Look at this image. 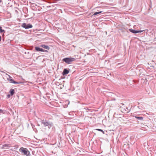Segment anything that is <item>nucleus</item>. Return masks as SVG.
Here are the masks:
<instances>
[{"mask_svg": "<svg viewBox=\"0 0 156 156\" xmlns=\"http://www.w3.org/2000/svg\"><path fill=\"white\" fill-rule=\"evenodd\" d=\"M11 94L10 95V94H8L7 95V97L8 98H10V96H11Z\"/></svg>", "mask_w": 156, "mask_h": 156, "instance_id": "nucleus-18", "label": "nucleus"}, {"mask_svg": "<svg viewBox=\"0 0 156 156\" xmlns=\"http://www.w3.org/2000/svg\"><path fill=\"white\" fill-rule=\"evenodd\" d=\"M2 40V37H1V36H0V41H1Z\"/></svg>", "mask_w": 156, "mask_h": 156, "instance_id": "nucleus-20", "label": "nucleus"}, {"mask_svg": "<svg viewBox=\"0 0 156 156\" xmlns=\"http://www.w3.org/2000/svg\"><path fill=\"white\" fill-rule=\"evenodd\" d=\"M69 72V71L68 69H64L62 73V74L63 75H66Z\"/></svg>", "mask_w": 156, "mask_h": 156, "instance_id": "nucleus-7", "label": "nucleus"}, {"mask_svg": "<svg viewBox=\"0 0 156 156\" xmlns=\"http://www.w3.org/2000/svg\"><path fill=\"white\" fill-rule=\"evenodd\" d=\"M3 112V110L2 109H0V114L2 113Z\"/></svg>", "mask_w": 156, "mask_h": 156, "instance_id": "nucleus-17", "label": "nucleus"}, {"mask_svg": "<svg viewBox=\"0 0 156 156\" xmlns=\"http://www.w3.org/2000/svg\"><path fill=\"white\" fill-rule=\"evenodd\" d=\"M35 49L37 51H44V49L42 48H40L38 47H35Z\"/></svg>", "mask_w": 156, "mask_h": 156, "instance_id": "nucleus-9", "label": "nucleus"}, {"mask_svg": "<svg viewBox=\"0 0 156 156\" xmlns=\"http://www.w3.org/2000/svg\"><path fill=\"white\" fill-rule=\"evenodd\" d=\"M40 46L47 50H49L50 49V48L48 45L45 44H41Z\"/></svg>", "mask_w": 156, "mask_h": 156, "instance_id": "nucleus-8", "label": "nucleus"}, {"mask_svg": "<svg viewBox=\"0 0 156 156\" xmlns=\"http://www.w3.org/2000/svg\"><path fill=\"white\" fill-rule=\"evenodd\" d=\"M31 126L33 128V126H34V125H33L32 124H31Z\"/></svg>", "mask_w": 156, "mask_h": 156, "instance_id": "nucleus-22", "label": "nucleus"}, {"mask_svg": "<svg viewBox=\"0 0 156 156\" xmlns=\"http://www.w3.org/2000/svg\"><path fill=\"white\" fill-rule=\"evenodd\" d=\"M23 10L24 11L25 10V13H26V11H27V8H24Z\"/></svg>", "mask_w": 156, "mask_h": 156, "instance_id": "nucleus-16", "label": "nucleus"}, {"mask_svg": "<svg viewBox=\"0 0 156 156\" xmlns=\"http://www.w3.org/2000/svg\"><path fill=\"white\" fill-rule=\"evenodd\" d=\"M99 14V13H98V12H94V14L93 15H98Z\"/></svg>", "mask_w": 156, "mask_h": 156, "instance_id": "nucleus-15", "label": "nucleus"}, {"mask_svg": "<svg viewBox=\"0 0 156 156\" xmlns=\"http://www.w3.org/2000/svg\"><path fill=\"white\" fill-rule=\"evenodd\" d=\"M6 75H8L9 78V79L8 78V79L10 83H13L14 84H20V83H23L22 82H16V81H14V80L12 79V77L10 76L7 74H6Z\"/></svg>", "mask_w": 156, "mask_h": 156, "instance_id": "nucleus-5", "label": "nucleus"}, {"mask_svg": "<svg viewBox=\"0 0 156 156\" xmlns=\"http://www.w3.org/2000/svg\"><path fill=\"white\" fill-rule=\"evenodd\" d=\"M4 34H3L2 35V36H4Z\"/></svg>", "mask_w": 156, "mask_h": 156, "instance_id": "nucleus-25", "label": "nucleus"}, {"mask_svg": "<svg viewBox=\"0 0 156 156\" xmlns=\"http://www.w3.org/2000/svg\"><path fill=\"white\" fill-rule=\"evenodd\" d=\"M16 147L17 148V147H18V146L16 145Z\"/></svg>", "mask_w": 156, "mask_h": 156, "instance_id": "nucleus-23", "label": "nucleus"}, {"mask_svg": "<svg viewBox=\"0 0 156 156\" xmlns=\"http://www.w3.org/2000/svg\"><path fill=\"white\" fill-rule=\"evenodd\" d=\"M76 59L73 58L66 57L62 59V61L65 62L68 64H70L71 62L75 61Z\"/></svg>", "mask_w": 156, "mask_h": 156, "instance_id": "nucleus-2", "label": "nucleus"}, {"mask_svg": "<svg viewBox=\"0 0 156 156\" xmlns=\"http://www.w3.org/2000/svg\"><path fill=\"white\" fill-rule=\"evenodd\" d=\"M43 52H48V51L47 50H44V51H43Z\"/></svg>", "mask_w": 156, "mask_h": 156, "instance_id": "nucleus-19", "label": "nucleus"}, {"mask_svg": "<svg viewBox=\"0 0 156 156\" xmlns=\"http://www.w3.org/2000/svg\"><path fill=\"white\" fill-rule=\"evenodd\" d=\"M41 124L44 127H47L48 129H50L53 126V123L48 120L43 119L41 121Z\"/></svg>", "mask_w": 156, "mask_h": 156, "instance_id": "nucleus-1", "label": "nucleus"}, {"mask_svg": "<svg viewBox=\"0 0 156 156\" xmlns=\"http://www.w3.org/2000/svg\"><path fill=\"white\" fill-rule=\"evenodd\" d=\"M20 151L23 153V155L27 156H30V152L27 148H24L22 147L20 149Z\"/></svg>", "mask_w": 156, "mask_h": 156, "instance_id": "nucleus-3", "label": "nucleus"}, {"mask_svg": "<svg viewBox=\"0 0 156 156\" xmlns=\"http://www.w3.org/2000/svg\"><path fill=\"white\" fill-rule=\"evenodd\" d=\"M9 145H10V144H4L3 145V148H4V147H6L10 146Z\"/></svg>", "mask_w": 156, "mask_h": 156, "instance_id": "nucleus-14", "label": "nucleus"}, {"mask_svg": "<svg viewBox=\"0 0 156 156\" xmlns=\"http://www.w3.org/2000/svg\"><path fill=\"white\" fill-rule=\"evenodd\" d=\"M87 109L88 110V108H87Z\"/></svg>", "mask_w": 156, "mask_h": 156, "instance_id": "nucleus-26", "label": "nucleus"}, {"mask_svg": "<svg viewBox=\"0 0 156 156\" xmlns=\"http://www.w3.org/2000/svg\"><path fill=\"white\" fill-rule=\"evenodd\" d=\"M21 26L23 27L26 29H28L30 28L33 27V26L32 25H31L30 24H27L25 23H23L22 24Z\"/></svg>", "mask_w": 156, "mask_h": 156, "instance_id": "nucleus-4", "label": "nucleus"}, {"mask_svg": "<svg viewBox=\"0 0 156 156\" xmlns=\"http://www.w3.org/2000/svg\"><path fill=\"white\" fill-rule=\"evenodd\" d=\"M135 117L139 120H143V117H138L137 116H135Z\"/></svg>", "mask_w": 156, "mask_h": 156, "instance_id": "nucleus-11", "label": "nucleus"}, {"mask_svg": "<svg viewBox=\"0 0 156 156\" xmlns=\"http://www.w3.org/2000/svg\"><path fill=\"white\" fill-rule=\"evenodd\" d=\"M5 32V31L2 29V28L0 26V33H4Z\"/></svg>", "mask_w": 156, "mask_h": 156, "instance_id": "nucleus-12", "label": "nucleus"}, {"mask_svg": "<svg viewBox=\"0 0 156 156\" xmlns=\"http://www.w3.org/2000/svg\"><path fill=\"white\" fill-rule=\"evenodd\" d=\"M96 130H98V131H100L102 132L103 134L105 133L101 129H96Z\"/></svg>", "mask_w": 156, "mask_h": 156, "instance_id": "nucleus-13", "label": "nucleus"}, {"mask_svg": "<svg viewBox=\"0 0 156 156\" xmlns=\"http://www.w3.org/2000/svg\"><path fill=\"white\" fill-rule=\"evenodd\" d=\"M129 31L133 33L134 34H137L139 33H141L143 31L142 30H134L132 29H129Z\"/></svg>", "mask_w": 156, "mask_h": 156, "instance_id": "nucleus-6", "label": "nucleus"}, {"mask_svg": "<svg viewBox=\"0 0 156 156\" xmlns=\"http://www.w3.org/2000/svg\"><path fill=\"white\" fill-rule=\"evenodd\" d=\"M102 12V11H100V12H98V13H99H99H101Z\"/></svg>", "mask_w": 156, "mask_h": 156, "instance_id": "nucleus-21", "label": "nucleus"}, {"mask_svg": "<svg viewBox=\"0 0 156 156\" xmlns=\"http://www.w3.org/2000/svg\"><path fill=\"white\" fill-rule=\"evenodd\" d=\"M1 2V0H0V3Z\"/></svg>", "mask_w": 156, "mask_h": 156, "instance_id": "nucleus-24", "label": "nucleus"}, {"mask_svg": "<svg viewBox=\"0 0 156 156\" xmlns=\"http://www.w3.org/2000/svg\"><path fill=\"white\" fill-rule=\"evenodd\" d=\"M9 93H10L11 95H12L15 93V91L14 89H11L10 90Z\"/></svg>", "mask_w": 156, "mask_h": 156, "instance_id": "nucleus-10", "label": "nucleus"}]
</instances>
